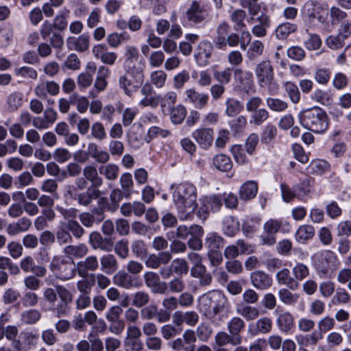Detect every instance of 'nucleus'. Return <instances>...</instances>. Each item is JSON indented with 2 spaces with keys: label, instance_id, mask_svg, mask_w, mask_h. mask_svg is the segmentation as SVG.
Instances as JSON below:
<instances>
[{
  "label": "nucleus",
  "instance_id": "1",
  "mask_svg": "<svg viewBox=\"0 0 351 351\" xmlns=\"http://www.w3.org/2000/svg\"><path fill=\"white\" fill-rule=\"evenodd\" d=\"M173 201L177 209L178 216L182 221L191 218L197 207V189L190 183L171 185Z\"/></svg>",
  "mask_w": 351,
  "mask_h": 351
},
{
  "label": "nucleus",
  "instance_id": "2",
  "mask_svg": "<svg viewBox=\"0 0 351 351\" xmlns=\"http://www.w3.org/2000/svg\"><path fill=\"white\" fill-rule=\"evenodd\" d=\"M72 293L64 286L58 285L55 288L47 287L43 291V298L51 305V311L57 317H64L70 313L73 301Z\"/></svg>",
  "mask_w": 351,
  "mask_h": 351
},
{
  "label": "nucleus",
  "instance_id": "3",
  "mask_svg": "<svg viewBox=\"0 0 351 351\" xmlns=\"http://www.w3.org/2000/svg\"><path fill=\"white\" fill-rule=\"evenodd\" d=\"M230 308L227 297L219 291L203 294L199 300L200 312L208 319H213L220 313Z\"/></svg>",
  "mask_w": 351,
  "mask_h": 351
},
{
  "label": "nucleus",
  "instance_id": "4",
  "mask_svg": "<svg viewBox=\"0 0 351 351\" xmlns=\"http://www.w3.org/2000/svg\"><path fill=\"white\" fill-rule=\"evenodd\" d=\"M300 120L305 128L315 133H323L328 128V117L319 107L311 108L300 112Z\"/></svg>",
  "mask_w": 351,
  "mask_h": 351
},
{
  "label": "nucleus",
  "instance_id": "5",
  "mask_svg": "<svg viewBox=\"0 0 351 351\" xmlns=\"http://www.w3.org/2000/svg\"><path fill=\"white\" fill-rule=\"evenodd\" d=\"M124 69L125 73L119 77V86L124 93L130 97L143 84L144 81L143 68H131L126 66Z\"/></svg>",
  "mask_w": 351,
  "mask_h": 351
},
{
  "label": "nucleus",
  "instance_id": "6",
  "mask_svg": "<svg viewBox=\"0 0 351 351\" xmlns=\"http://www.w3.org/2000/svg\"><path fill=\"white\" fill-rule=\"evenodd\" d=\"M255 74L260 87L267 88L268 93L271 95L278 93L279 87L274 81V69L270 61L259 62L255 68Z\"/></svg>",
  "mask_w": 351,
  "mask_h": 351
},
{
  "label": "nucleus",
  "instance_id": "7",
  "mask_svg": "<svg viewBox=\"0 0 351 351\" xmlns=\"http://www.w3.org/2000/svg\"><path fill=\"white\" fill-rule=\"evenodd\" d=\"M49 269L56 278L66 281L73 278L77 273L75 262L68 261L61 255L53 256L50 263Z\"/></svg>",
  "mask_w": 351,
  "mask_h": 351
},
{
  "label": "nucleus",
  "instance_id": "8",
  "mask_svg": "<svg viewBox=\"0 0 351 351\" xmlns=\"http://www.w3.org/2000/svg\"><path fill=\"white\" fill-rule=\"evenodd\" d=\"M209 19V12L199 2L193 1L186 10L183 21L184 27H200L206 24Z\"/></svg>",
  "mask_w": 351,
  "mask_h": 351
},
{
  "label": "nucleus",
  "instance_id": "9",
  "mask_svg": "<svg viewBox=\"0 0 351 351\" xmlns=\"http://www.w3.org/2000/svg\"><path fill=\"white\" fill-rule=\"evenodd\" d=\"M123 309L120 306L115 305L109 308L105 315L106 320L109 322V331L115 335H121L125 329V322L121 318Z\"/></svg>",
  "mask_w": 351,
  "mask_h": 351
},
{
  "label": "nucleus",
  "instance_id": "10",
  "mask_svg": "<svg viewBox=\"0 0 351 351\" xmlns=\"http://www.w3.org/2000/svg\"><path fill=\"white\" fill-rule=\"evenodd\" d=\"M337 258L335 253L330 250H324L314 256V266L320 278L328 276L331 263Z\"/></svg>",
  "mask_w": 351,
  "mask_h": 351
},
{
  "label": "nucleus",
  "instance_id": "11",
  "mask_svg": "<svg viewBox=\"0 0 351 351\" xmlns=\"http://www.w3.org/2000/svg\"><path fill=\"white\" fill-rule=\"evenodd\" d=\"M189 271L187 262L182 258L173 259L169 265L162 267L160 269L159 274L163 279H169L173 274L182 276Z\"/></svg>",
  "mask_w": 351,
  "mask_h": 351
},
{
  "label": "nucleus",
  "instance_id": "12",
  "mask_svg": "<svg viewBox=\"0 0 351 351\" xmlns=\"http://www.w3.org/2000/svg\"><path fill=\"white\" fill-rule=\"evenodd\" d=\"M110 202L106 197H101L98 202V206H100L103 210L115 212L119 207V203L123 197L126 198V195L121 189H114L110 193Z\"/></svg>",
  "mask_w": 351,
  "mask_h": 351
},
{
  "label": "nucleus",
  "instance_id": "13",
  "mask_svg": "<svg viewBox=\"0 0 351 351\" xmlns=\"http://www.w3.org/2000/svg\"><path fill=\"white\" fill-rule=\"evenodd\" d=\"M222 204L223 199L219 196H206L203 199L197 215L199 218L206 219L210 211L217 212L219 210Z\"/></svg>",
  "mask_w": 351,
  "mask_h": 351
},
{
  "label": "nucleus",
  "instance_id": "14",
  "mask_svg": "<svg viewBox=\"0 0 351 351\" xmlns=\"http://www.w3.org/2000/svg\"><path fill=\"white\" fill-rule=\"evenodd\" d=\"M214 134L213 128L202 127L193 131L192 137L199 147L206 150L213 145Z\"/></svg>",
  "mask_w": 351,
  "mask_h": 351
},
{
  "label": "nucleus",
  "instance_id": "15",
  "mask_svg": "<svg viewBox=\"0 0 351 351\" xmlns=\"http://www.w3.org/2000/svg\"><path fill=\"white\" fill-rule=\"evenodd\" d=\"M105 217L104 210L100 206L95 207L90 212H83L79 215L80 221L86 228H92L94 224H99Z\"/></svg>",
  "mask_w": 351,
  "mask_h": 351
},
{
  "label": "nucleus",
  "instance_id": "16",
  "mask_svg": "<svg viewBox=\"0 0 351 351\" xmlns=\"http://www.w3.org/2000/svg\"><path fill=\"white\" fill-rule=\"evenodd\" d=\"M282 226L280 221L270 219L267 221L264 226V234L261 236L263 245H273L276 243L275 234L279 231Z\"/></svg>",
  "mask_w": 351,
  "mask_h": 351
},
{
  "label": "nucleus",
  "instance_id": "17",
  "mask_svg": "<svg viewBox=\"0 0 351 351\" xmlns=\"http://www.w3.org/2000/svg\"><path fill=\"white\" fill-rule=\"evenodd\" d=\"M113 282L125 289L138 288L142 285L138 276L130 275L124 271H119L114 276Z\"/></svg>",
  "mask_w": 351,
  "mask_h": 351
},
{
  "label": "nucleus",
  "instance_id": "18",
  "mask_svg": "<svg viewBox=\"0 0 351 351\" xmlns=\"http://www.w3.org/2000/svg\"><path fill=\"white\" fill-rule=\"evenodd\" d=\"M143 278L145 285L149 288L154 293L164 294L167 291V284L160 280V276L153 271H147L144 274Z\"/></svg>",
  "mask_w": 351,
  "mask_h": 351
},
{
  "label": "nucleus",
  "instance_id": "19",
  "mask_svg": "<svg viewBox=\"0 0 351 351\" xmlns=\"http://www.w3.org/2000/svg\"><path fill=\"white\" fill-rule=\"evenodd\" d=\"M233 73L234 80L242 90L247 94L254 90L253 75L251 72L243 71L241 68H234Z\"/></svg>",
  "mask_w": 351,
  "mask_h": 351
},
{
  "label": "nucleus",
  "instance_id": "20",
  "mask_svg": "<svg viewBox=\"0 0 351 351\" xmlns=\"http://www.w3.org/2000/svg\"><path fill=\"white\" fill-rule=\"evenodd\" d=\"M99 267V262L97 257L91 255L77 263V274L81 278H87L89 276V271H95L98 269Z\"/></svg>",
  "mask_w": 351,
  "mask_h": 351
},
{
  "label": "nucleus",
  "instance_id": "21",
  "mask_svg": "<svg viewBox=\"0 0 351 351\" xmlns=\"http://www.w3.org/2000/svg\"><path fill=\"white\" fill-rule=\"evenodd\" d=\"M186 100L191 103L197 109H203L208 106L209 96L204 93H199L194 88L185 91Z\"/></svg>",
  "mask_w": 351,
  "mask_h": 351
},
{
  "label": "nucleus",
  "instance_id": "22",
  "mask_svg": "<svg viewBox=\"0 0 351 351\" xmlns=\"http://www.w3.org/2000/svg\"><path fill=\"white\" fill-rule=\"evenodd\" d=\"M250 281L252 286L258 290H266L271 287V277L265 272L257 270L251 273Z\"/></svg>",
  "mask_w": 351,
  "mask_h": 351
},
{
  "label": "nucleus",
  "instance_id": "23",
  "mask_svg": "<svg viewBox=\"0 0 351 351\" xmlns=\"http://www.w3.org/2000/svg\"><path fill=\"white\" fill-rule=\"evenodd\" d=\"M88 242L93 250H100L110 252L113 248V243L110 239L103 238L97 231L92 232L88 238Z\"/></svg>",
  "mask_w": 351,
  "mask_h": 351
},
{
  "label": "nucleus",
  "instance_id": "24",
  "mask_svg": "<svg viewBox=\"0 0 351 351\" xmlns=\"http://www.w3.org/2000/svg\"><path fill=\"white\" fill-rule=\"evenodd\" d=\"M20 267L25 273H33L38 277H44L47 274V268L45 266L36 265L31 256L24 257L20 262Z\"/></svg>",
  "mask_w": 351,
  "mask_h": 351
},
{
  "label": "nucleus",
  "instance_id": "25",
  "mask_svg": "<svg viewBox=\"0 0 351 351\" xmlns=\"http://www.w3.org/2000/svg\"><path fill=\"white\" fill-rule=\"evenodd\" d=\"M213 46L208 41H202L199 43L195 58L198 65L205 66L208 65L211 57Z\"/></svg>",
  "mask_w": 351,
  "mask_h": 351
},
{
  "label": "nucleus",
  "instance_id": "26",
  "mask_svg": "<svg viewBox=\"0 0 351 351\" xmlns=\"http://www.w3.org/2000/svg\"><path fill=\"white\" fill-rule=\"evenodd\" d=\"M273 322L270 317H263L256 320L254 327L249 326L248 333L252 336L258 334H267L272 330Z\"/></svg>",
  "mask_w": 351,
  "mask_h": 351
},
{
  "label": "nucleus",
  "instance_id": "27",
  "mask_svg": "<svg viewBox=\"0 0 351 351\" xmlns=\"http://www.w3.org/2000/svg\"><path fill=\"white\" fill-rule=\"evenodd\" d=\"M93 53L97 58L106 64L112 65L117 59V54L115 52L107 51L105 45H97L93 48Z\"/></svg>",
  "mask_w": 351,
  "mask_h": 351
},
{
  "label": "nucleus",
  "instance_id": "28",
  "mask_svg": "<svg viewBox=\"0 0 351 351\" xmlns=\"http://www.w3.org/2000/svg\"><path fill=\"white\" fill-rule=\"evenodd\" d=\"M191 276L199 278V284L201 286H208L212 282V276L210 273L206 272V268L202 263L193 265L191 269Z\"/></svg>",
  "mask_w": 351,
  "mask_h": 351
},
{
  "label": "nucleus",
  "instance_id": "29",
  "mask_svg": "<svg viewBox=\"0 0 351 351\" xmlns=\"http://www.w3.org/2000/svg\"><path fill=\"white\" fill-rule=\"evenodd\" d=\"M236 312L247 321H252L257 319L260 315V311L258 308L244 303H238L236 305Z\"/></svg>",
  "mask_w": 351,
  "mask_h": 351
},
{
  "label": "nucleus",
  "instance_id": "30",
  "mask_svg": "<svg viewBox=\"0 0 351 351\" xmlns=\"http://www.w3.org/2000/svg\"><path fill=\"white\" fill-rule=\"evenodd\" d=\"M89 45V36L86 34H82L77 38L69 37L66 39V45L71 50L83 52L88 49Z\"/></svg>",
  "mask_w": 351,
  "mask_h": 351
},
{
  "label": "nucleus",
  "instance_id": "31",
  "mask_svg": "<svg viewBox=\"0 0 351 351\" xmlns=\"http://www.w3.org/2000/svg\"><path fill=\"white\" fill-rule=\"evenodd\" d=\"M100 195V191L96 188H88L86 191L75 195L73 197L77 200L79 205L88 207L89 206L94 199H97Z\"/></svg>",
  "mask_w": 351,
  "mask_h": 351
},
{
  "label": "nucleus",
  "instance_id": "32",
  "mask_svg": "<svg viewBox=\"0 0 351 351\" xmlns=\"http://www.w3.org/2000/svg\"><path fill=\"white\" fill-rule=\"evenodd\" d=\"M277 282L280 285H285L289 289L295 291L300 287L299 282L290 276V271L288 269L284 268L276 273Z\"/></svg>",
  "mask_w": 351,
  "mask_h": 351
},
{
  "label": "nucleus",
  "instance_id": "33",
  "mask_svg": "<svg viewBox=\"0 0 351 351\" xmlns=\"http://www.w3.org/2000/svg\"><path fill=\"white\" fill-rule=\"evenodd\" d=\"M101 270L106 274L111 275L118 269V262L112 254L103 255L100 259Z\"/></svg>",
  "mask_w": 351,
  "mask_h": 351
},
{
  "label": "nucleus",
  "instance_id": "34",
  "mask_svg": "<svg viewBox=\"0 0 351 351\" xmlns=\"http://www.w3.org/2000/svg\"><path fill=\"white\" fill-rule=\"evenodd\" d=\"M245 328V322L240 317H232L227 324L228 332L237 337V339L242 343L243 337L241 332Z\"/></svg>",
  "mask_w": 351,
  "mask_h": 351
},
{
  "label": "nucleus",
  "instance_id": "35",
  "mask_svg": "<svg viewBox=\"0 0 351 351\" xmlns=\"http://www.w3.org/2000/svg\"><path fill=\"white\" fill-rule=\"evenodd\" d=\"M240 223L233 216H226L222 222V230L225 235L230 237H234L239 231Z\"/></svg>",
  "mask_w": 351,
  "mask_h": 351
},
{
  "label": "nucleus",
  "instance_id": "36",
  "mask_svg": "<svg viewBox=\"0 0 351 351\" xmlns=\"http://www.w3.org/2000/svg\"><path fill=\"white\" fill-rule=\"evenodd\" d=\"M229 31L230 25L226 21L220 23L217 27L216 36L214 38L213 42L217 49H224L225 40L228 36Z\"/></svg>",
  "mask_w": 351,
  "mask_h": 351
},
{
  "label": "nucleus",
  "instance_id": "37",
  "mask_svg": "<svg viewBox=\"0 0 351 351\" xmlns=\"http://www.w3.org/2000/svg\"><path fill=\"white\" fill-rule=\"evenodd\" d=\"M88 252V248L84 243L69 245L64 247L63 253L70 258H82Z\"/></svg>",
  "mask_w": 351,
  "mask_h": 351
},
{
  "label": "nucleus",
  "instance_id": "38",
  "mask_svg": "<svg viewBox=\"0 0 351 351\" xmlns=\"http://www.w3.org/2000/svg\"><path fill=\"white\" fill-rule=\"evenodd\" d=\"M83 176L85 179L91 183V187L99 188L103 184V179L98 175L96 167L86 165L83 169Z\"/></svg>",
  "mask_w": 351,
  "mask_h": 351
},
{
  "label": "nucleus",
  "instance_id": "39",
  "mask_svg": "<svg viewBox=\"0 0 351 351\" xmlns=\"http://www.w3.org/2000/svg\"><path fill=\"white\" fill-rule=\"evenodd\" d=\"M276 324L281 332L287 333L294 327L293 316L289 312L280 313L276 319Z\"/></svg>",
  "mask_w": 351,
  "mask_h": 351
},
{
  "label": "nucleus",
  "instance_id": "40",
  "mask_svg": "<svg viewBox=\"0 0 351 351\" xmlns=\"http://www.w3.org/2000/svg\"><path fill=\"white\" fill-rule=\"evenodd\" d=\"M298 30V25L289 22H284L278 25L275 29L276 37L280 40L287 39L290 34Z\"/></svg>",
  "mask_w": 351,
  "mask_h": 351
},
{
  "label": "nucleus",
  "instance_id": "41",
  "mask_svg": "<svg viewBox=\"0 0 351 351\" xmlns=\"http://www.w3.org/2000/svg\"><path fill=\"white\" fill-rule=\"evenodd\" d=\"M125 61L123 68L126 66H130L131 68H143L145 67L144 64L136 65L134 61L138 60L139 57V53L138 49L134 46H127L125 51Z\"/></svg>",
  "mask_w": 351,
  "mask_h": 351
},
{
  "label": "nucleus",
  "instance_id": "42",
  "mask_svg": "<svg viewBox=\"0 0 351 351\" xmlns=\"http://www.w3.org/2000/svg\"><path fill=\"white\" fill-rule=\"evenodd\" d=\"M257 192V183L254 181H247L240 187V198L243 200L251 199L256 195Z\"/></svg>",
  "mask_w": 351,
  "mask_h": 351
},
{
  "label": "nucleus",
  "instance_id": "43",
  "mask_svg": "<svg viewBox=\"0 0 351 351\" xmlns=\"http://www.w3.org/2000/svg\"><path fill=\"white\" fill-rule=\"evenodd\" d=\"M41 317V312L36 308L27 309L21 313V322L25 325L35 324L40 320Z\"/></svg>",
  "mask_w": 351,
  "mask_h": 351
},
{
  "label": "nucleus",
  "instance_id": "44",
  "mask_svg": "<svg viewBox=\"0 0 351 351\" xmlns=\"http://www.w3.org/2000/svg\"><path fill=\"white\" fill-rule=\"evenodd\" d=\"M224 244L223 238L215 232L209 233L205 239V245L209 249L208 251H219Z\"/></svg>",
  "mask_w": 351,
  "mask_h": 351
},
{
  "label": "nucleus",
  "instance_id": "45",
  "mask_svg": "<svg viewBox=\"0 0 351 351\" xmlns=\"http://www.w3.org/2000/svg\"><path fill=\"white\" fill-rule=\"evenodd\" d=\"M215 341L218 347H222L230 344L232 346H238L241 344L240 341L231 335L224 331L218 332L215 337Z\"/></svg>",
  "mask_w": 351,
  "mask_h": 351
},
{
  "label": "nucleus",
  "instance_id": "46",
  "mask_svg": "<svg viewBox=\"0 0 351 351\" xmlns=\"http://www.w3.org/2000/svg\"><path fill=\"white\" fill-rule=\"evenodd\" d=\"M226 110L225 114L229 117H233L239 114L243 109V104L233 98L229 97L225 102Z\"/></svg>",
  "mask_w": 351,
  "mask_h": 351
},
{
  "label": "nucleus",
  "instance_id": "47",
  "mask_svg": "<svg viewBox=\"0 0 351 351\" xmlns=\"http://www.w3.org/2000/svg\"><path fill=\"white\" fill-rule=\"evenodd\" d=\"M246 16V12L243 9H236L230 14V19L234 24L235 30L239 31L246 28V24L244 21Z\"/></svg>",
  "mask_w": 351,
  "mask_h": 351
},
{
  "label": "nucleus",
  "instance_id": "48",
  "mask_svg": "<svg viewBox=\"0 0 351 351\" xmlns=\"http://www.w3.org/2000/svg\"><path fill=\"white\" fill-rule=\"evenodd\" d=\"M99 172L108 180H115L119 173V167L113 163H108L99 167Z\"/></svg>",
  "mask_w": 351,
  "mask_h": 351
},
{
  "label": "nucleus",
  "instance_id": "49",
  "mask_svg": "<svg viewBox=\"0 0 351 351\" xmlns=\"http://www.w3.org/2000/svg\"><path fill=\"white\" fill-rule=\"evenodd\" d=\"M330 164L324 160H315L308 167V172L311 174L322 175L330 170Z\"/></svg>",
  "mask_w": 351,
  "mask_h": 351
},
{
  "label": "nucleus",
  "instance_id": "50",
  "mask_svg": "<svg viewBox=\"0 0 351 351\" xmlns=\"http://www.w3.org/2000/svg\"><path fill=\"white\" fill-rule=\"evenodd\" d=\"M215 167L221 171H228L232 167V162L230 157L225 154L216 155L213 159Z\"/></svg>",
  "mask_w": 351,
  "mask_h": 351
},
{
  "label": "nucleus",
  "instance_id": "51",
  "mask_svg": "<svg viewBox=\"0 0 351 351\" xmlns=\"http://www.w3.org/2000/svg\"><path fill=\"white\" fill-rule=\"evenodd\" d=\"M23 95L19 92L10 93L7 97V109L9 112L16 111L23 104Z\"/></svg>",
  "mask_w": 351,
  "mask_h": 351
},
{
  "label": "nucleus",
  "instance_id": "52",
  "mask_svg": "<svg viewBox=\"0 0 351 351\" xmlns=\"http://www.w3.org/2000/svg\"><path fill=\"white\" fill-rule=\"evenodd\" d=\"M55 237L58 243L60 245L71 243L73 241L72 235L64 223L58 226Z\"/></svg>",
  "mask_w": 351,
  "mask_h": 351
},
{
  "label": "nucleus",
  "instance_id": "53",
  "mask_svg": "<svg viewBox=\"0 0 351 351\" xmlns=\"http://www.w3.org/2000/svg\"><path fill=\"white\" fill-rule=\"evenodd\" d=\"M289 289L282 288L278 291L280 300L286 305H294L297 303L300 297L298 293H293Z\"/></svg>",
  "mask_w": 351,
  "mask_h": 351
},
{
  "label": "nucleus",
  "instance_id": "54",
  "mask_svg": "<svg viewBox=\"0 0 351 351\" xmlns=\"http://www.w3.org/2000/svg\"><path fill=\"white\" fill-rule=\"evenodd\" d=\"M119 182L123 191L125 193L126 198H130L133 193L132 176L130 173H123L119 179Z\"/></svg>",
  "mask_w": 351,
  "mask_h": 351
},
{
  "label": "nucleus",
  "instance_id": "55",
  "mask_svg": "<svg viewBox=\"0 0 351 351\" xmlns=\"http://www.w3.org/2000/svg\"><path fill=\"white\" fill-rule=\"evenodd\" d=\"M267 106L274 112H281L288 108V103L276 97H267L265 100Z\"/></svg>",
  "mask_w": 351,
  "mask_h": 351
},
{
  "label": "nucleus",
  "instance_id": "56",
  "mask_svg": "<svg viewBox=\"0 0 351 351\" xmlns=\"http://www.w3.org/2000/svg\"><path fill=\"white\" fill-rule=\"evenodd\" d=\"M315 234V229L312 226L303 225L299 227L298 229L295 238L299 242H304L311 238Z\"/></svg>",
  "mask_w": 351,
  "mask_h": 351
},
{
  "label": "nucleus",
  "instance_id": "57",
  "mask_svg": "<svg viewBox=\"0 0 351 351\" xmlns=\"http://www.w3.org/2000/svg\"><path fill=\"white\" fill-rule=\"evenodd\" d=\"M284 88L290 101L293 104L299 103L300 100V92L298 86L292 82H286Z\"/></svg>",
  "mask_w": 351,
  "mask_h": 351
},
{
  "label": "nucleus",
  "instance_id": "58",
  "mask_svg": "<svg viewBox=\"0 0 351 351\" xmlns=\"http://www.w3.org/2000/svg\"><path fill=\"white\" fill-rule=\"evenodd\" d=\"M182 340L185 351H195L196 335L194 330L188 329L182 334Z\"/></svg>",
  "mask_w": 351,
  "mask_h": 351
},
{
  "label": "nucleus",
  "instance_id": "59",
  "mask_svg": "<svg viewBox=\"0 0 351 351\" xmlns=\"http://www.w3.org/2000/svg\"><path fill=\"white\" fill-rule=\"evenodd\" d=\"M167 73L163 70L154 71L150 73V83L158 88H162L166 82Z\"/></svg>",
  "mask_w": 351,
  "mask_h": 351
},
{
  "label": "nucleus",
  "instance_id": "60",
  "mask_svg": "<svg viewBox=\"0 0 351 351\" xmlns=\"http://www.w3.org/2000/svg\"><path fill=\"white\" fill-rule=\"evenodd\" d=\"M186 114V108L182 105H178L174 108H171L170 119L173 123L180 124L184 120Z\"/></svg>",
  "mask_w": 351,
  "mask_h": 351
},
{
  "label": "nucleus",
  "instance_id": "61",
  "mask_svg": "<svg viewBox=\"0 0 351 351\" xmlns=\"http://www.w3.org/2000/svg\"><path fill=\"white\" fill-rule=\"evenodd\" d=\"M252 113L250 123L257 126L262 125L269 117V112L265 108H259Z\"/></svg>",
  "mask_w": 351,
  "mask_h": 351
},
{
  "label": "nucleus",
  "instance_id": "62",
  "mask_svg": "<svg viewBox=\"0 0 351 351\" xmlns=\"http://www.w3.org/2000/svg\"><path fill=\"white\" fill-rule=\"evenodd\" d=\"M149 300L150 296L147 292L139 291L133 294L132 304L136 308H141L147 305Z\"/></svg>",
  "mask_w": 351,
  "mask_h": 351
},
{
  "label": "nucleus",
  "instance_id": "63",
  "mask_svg": "<svg viewBox=\"0 0 351 351\" xmlns=\"http://www.w3.org/2000/svg\"><path fill=\"white\" fill-rule=\"evenodd\" d=\"M248 46L247 56L249 59L254 60L263 54L264 45L261 41L254 40Z\"/></svg>",
  "mask_w": 351,
  "mask_h": 351
},
{
  "label": "nucleus",
  "instance_id": "64",
  "mask_svg": "<svg viewBox=\"0 0 351 351\" xmlns=\"http://www.w3.org/2000/svg\"><path fill=\"white\" fill-rule=\"evenodd\" d=\"M39 296L34 291L25 292L21 298V302L24 308H33L38 304Z\"/></svg>",
  "mask_w": 351,
  "mask_h": 351
}]
</instances>
